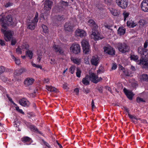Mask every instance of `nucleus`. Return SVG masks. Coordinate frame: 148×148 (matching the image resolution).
Instances as JSON below:
<instances>
[{
    "label": "nucleus",
    "mask_w": 148,
    "mask_h": 148,
    "mask_svg": "<svg viewBox=\"0 0 148 148\" xmlns=\"http://www.w3.org/2000/svg\"><path fill=\"white\" fill-rule=\"evenodd\" d=\"M88 23L91 27L92 29V34L91 35V38L94 39L95 40L102 39L103 37L98 32L97 30L98 26L94 20L92 19L89 20L88 21Z\"/></svg>",
    "instance_id": "1"
},
{
    "label": "nucleus",
    "mask_w": 148,
    "mask_h": 148,
    "mask_svg": "<svg viewBox=\"0 0 148 148\" xmlns=\"http://www.w3.org/2000/svg\"><path fill=\"white\" fill-rule=\"evenodd\" d=\"M0 24L2 27L6 29L7 26H10L14 27L16 25V24L12 20V16L11 15L4 16L0 19Z\"/></svg>",
    "instance_id": "2"
},
{
    "label": "nucleus",
    "mask_w": 148,
    "mask_h": 148,
    "mask_svg": "<svg viewBox=\"0 0 148 148\" xmlns=\"http://www.w3.org/2000/svg\"><path fill=\"white\" fill-rule=\"evenodd\" d=\"M1 32L4 34V38L6 41H9L12 40L11 45H14L16 44V39L12 37L13 34H14L13 31L10 30H6L3 29H1Z\"/></svg>",
    "instance_id": "3"
},
{
    "label": "nucleus",
    "mask_w": 148,
    "mask_h": 148,
    "mask_svg": "<svg viewBox=\"0 0 148 148\" xmlns=\"http://www.w3.org/2000/svg\"><path fill=\"white\" fill-rule=\"evenodd\" d=\"M130 58L131 60L136 62L138 64L141 65L142 67L144 68H148V60L147 59L144 58L142 57L140 60H139L138 56L134 54L131 55Z\"/></svg>",
    "instance_id": "4"
},
{
    "label": "nucleus",
    "mask_w": 148,
    "mask_h": 148,
    "mask_svg": "<svg viewBox=\"0 0 148 148\" xmlns=\"http://www.w3.org/2000/svg\"><path fill=\"white\" fill-rule=\"evenodd\" d=\"M83 53L85 54H88L90 51V46L88 41L86 40H83L81 42Z\"/></svg>",
    "instance_id": "5"
},
{
    "label": "nucleus",
    "mask_w": 148,
    "mask_h": 148,
    "mask_svg": "<svg viewBox=\"0 0 148 148\" xmlns=\"http://www.w3.org/2000/svg\"><path fill=\"white\" fill-rule=\"evenodd\" d=\"M117 47L119 51L125 53L129 51V47L126 43H119L117 44Z\"/></svg>",
    "instance_id": "6"
},
{
    "label": "nucleus",
    "mask_w": 148,
    "mask_h": 148,
    "mask_svg": "<svg viewBox=\"0 0 148 148\" xmlns=\"http://www.w3.org/2000/svg\"><path fill=\"white\" fill-rule=\"evenodd\" d=\"M70 49L73 53L75 54H78L81 52L80 46L78 44H73L71 47Z\"/></svg>",
    "instance_id": "7"
},
{
    "label": "nucleus",
    "mask_w": 148,
    "mask_h": 148,
    "mask_svg": "<svg viewBox=\"0 0 148 148\" xmlns=\"http://www.w3.org/2000/svg\"><path fill=\"white\" fill-rule=\"evenodd\" d=\"M116 2L117 5L122 9L126 8L128 4L127 0H116Z\"/></svg>",
    "instance_id": "8"
},
{
    "label": "nucleus",
    "mask_w": 148,
    "mask_h": 148,
    "mask_svg": "<svg viewBox=\"0 0 148 148\" xmlns=\"http://www.w3.org/2000/svg\"><path fill=\"white\" fill-rule=\"evenodd\" d=\"M90 80L94 83L96 84L102 80V79L100 77L99 78L94 73H92L89 76Z\"/></svg>",
    "instance_id": "9"
},
{
    "label": "nucleus",
    "mask_w": 148,
    "mask_h": 148,
    "mask_svg": "<svg viewBox=\"0 0 148 148\" xmlns=\"http://www.w3.org/2000/svg\"><path fill=\"white\" fill-rule=\"evenodd\" d=\"M105 52L111 56L115 55V51L114 48L110 46L104 47L103 48Z\"/></svg>",
    "instance_id": "10"
},
{
    "label": "nucleus",
    "mask_w": 148,
    "mask_h": 148,
    "mask_svg": "<svg viewBox=\"0 0 148 148\" xmlns=\"http://www.w3.org/2000/svg\"><path fill=\"white\" fill-rule=\"evenodd\" d=\"M123 91L128 98L130 100H132L133 97L134 95V94L133 93L132 91L131 90H127L125 88L123 89Z\"/></svg>",
    "instance_id": "11"
},
{
    "label": "nucleus",
    "mask_w": 148,
    "mask_h": 148,
    "mask_svg": "<svg viewBox=\"0 0 148 148\" xmlns=\"http://www.w3.org/2000/svg\"><path fill=\"white\" fill-rule=\"evenodd\" d=\"M44 9L46 10H49L51 9L53 2L50 0H46L44 3Z\"/></svg>",
    "instance_id": "12"
},
{
    "label": "nucleus",
    "mask_w": 148,
    "mask_h": 148,
    "mask_svg": "<svg viewBox=\"0 0 148 148\" xmlns=\"http://www.w3.org/2000/svg\"><path fill=\"white\" fill-rule=\"evenodd\" d=\"M142 10L144 12L148 11V1L144 0L141 4Z\"/></svg>",
    "instance_id": "13"
},
{
    "label": "nucleus",
    "mask_w": 148,
    "mask_h": 148,
    "mask_svg": "<svg viewBox=\"0 0 148 148\" xmlns=\"http://www.w3.org/2000/svg\"><path fill=\"white\" fill-rule=\"evenodd\" d=\"M73 24L72 22H69L65 23L64 25V29L66 31L71 32L73 31Z\"/></svg>",
    "instance_id": "14"
},
{
    "label": "nucleus",
    "mask_w": 148,
    "mask_h": 148,
    "mask_svg": "<svg viewBox=\"0 0 148 148\" xmlns=\"http://www.w3.org/2000/svg\"><path fill=\"white\" fill-rule=\"evenodd\" d=\"M91 62L92 64L95 66H97L99 63V59L97 55L92 56L91 59Z\"/></svg>",
    "instance_id": "15"
},
{
    "label": "nucleus",
    "mask_w": 148,
    "mask_h": 148,
    "mask_svg": "<svg viewBox=\"0 0 148 148\" xmlns=\"http://www.w3.org/2000/svg\"><path fill=\"white\" fill-rule=\"evenodd\" d=\"M20 104L22 106L25 107H28L29 105V101L26 99L23 98L19 100Z\"/></svg>",
    "instance_id": "16"
},
{
    "label": "nucleus",
    "mask_w": 148,
    "mask_h": 148,
    "mask_svg": "<svg viewBox=\"0 0 148 148\" xmlns=\"http://www.w3.org/2000/svg\"><path fill=\"white\" fill-rule=\"evenodd\" d=\"M64 16L58 15L56 16L55 21L57 23H60L64 21Z\"/></svg>",
    "instance_id": "17"
},
{
    "label": "nucleus",
    "mask_w": 148,
    "mask_h": 148,
    "mask_svg": "<svg viewBox=\"0 0 148 148\" xmlns=\"http://www.w3.org/2000/svg\"><path fill=\"white\" fill-rule=\"evenodd\" d=\"M75 32L76 36L81 37L84 36L86 35L85 32L82 30H77Z\"/></svg>",
    "instance_id": "18"
},
{
    "label": "nucleus",
    "mask_w": 148,
    "mask_h": 148,
    "mask_svg": "<svg viewBox=\"0 0 148 148\" xmlns=\"http://www.w3.org/2000/svg\"><path fill=\"white\" fill-rule=\"evenodd\" d=\"M21 141L24 143L27 142V145H30L32 142V139L28 136H24L21 138Z\"/></svg>",
    "instance_id": "19"
},
{
    "label": "nucleus",
    "mask_w": 148,
    "mask_h": 148,
    "mask_svg": "<svg viewBox=\"0 0 148 148\" xmlns=\"http://www.w3.org/2000/svg\"><path fill=\"white\" fill-rule=\"evenodd\" d=\"M37 23L33 20L30 22H29L27 28L31 30L34 29L35 28Z\"/></svg>",
    "instance_id": "20"
},
{
    "label": "nucleus",
    "mask_w": 148,
    "mask_h": 148,
    "mask_svg": "<svg viewBox=\"0 0 148 148\" xmlns=\"http://www.w3.org/2000/svg\"><path fill=\"white\" fill-rule=\"evenodd\" d=\"M34 80L32 78H26L24 82V84L26 85L29 86L32 84L34 82Z\"/></svg>",
    "instance_id": "21"
},
{
    "label": "nucleus",
    "mask_w": 148,
    "mask_h": 148,
    "mask_svg": "<svg viewBox=\"0 0 148 148\" xmlns=\"http://www.w3.org/2000/svg\"><path fill=\"white\" fill-rule=\"evenodd\" d=\"M26 69L23 68H20L18 70H16L15 71L14 74L17 76H18L21 74L26 71Z\"/></svg>",
    "instance_id": "22"
},
{
    "label": "nucleus",
    "mask_w": 148,
    "mask_h": 148,
    "mask_svg": "<svg viewBox=\"0 0 148 148\" xmlns=\"http://www.w3.org/2000/svg\"><path fill=\"white\" fill-rule=\"evenodd\" d=\"M53 48L55 50V51L56 53L58 52L60 54H62L63 53L61 48L59 47L58 45H54L53 46Z\"/></svg>",
    "instance_id": "23"
},
{
    "label": "nucleus",
    "mask_w": 148,
    "mask_h": 148,
    "mask_svg": "<svg viewBox=\"0 0 148 148\" xmlns=\"http://www.w3.org/2000/svg\"><path fill=\"white\" fill-rule=\"evenodd\" d=\"M82 82L85 85H88L89 84L90 80L88 79V75H86L85 77L82 79Z\"/></svg>",
    "instance_id": "24"
},
{
    "label": "nucleus",
    "mask_w": 148,
    "mask_h": 148,
    "mask_svg": "<svg viewBox=\"0 0 148 148\" xmlns=\"http://www.w3.org/2000/svg\"><path fill=\"white\" fill-rule=\"evenodd\" d=\"M125 32V29L123 27H120L118 30V33L120 35H123Z\"/></svg>",
    "instance_id": "25"
},
{
    "label": "nucleus",
    "mask_w": 148,
    "mask_h": 148,
    "mask_svg": "<svg viewBox=\"0 0 148 148\" xmlns=\"http://www.w3.org/2000/svg\"><path fill=\"white\" fill-rule=\"evenodd\" d=\"M140 80L143 81L148 82V75L144 74L140 76Z\"/></svg>",
    "instance_id": "26"
},
{
    "label": "nucleus",
    "mask_w": 148,
    "mask_h": 148,
    "mask_svg": "<svg viewBox=\"0 0 148 148\" xmlns=\"http://www.w3.org/2000/svg\"><path fill=\"white\" fill-rule=\"evenodd\" d=\"M71 60L74 63L77 65L81 63L80 59L78 58L72 57L71 58Z\"/></svg>",
    "instance_id": "27"
},
{
    "label": "nucleus",
    "mask_w": 148,
    "mask_h": 148,
    "mask_svg": "<svg viewBox=\"0 0 148 148\" xmlns=\"http://www.w3.org/2000/svg\"><path fill=\"white\" fill-rule=\"evenodd\" d=\"M47 89L49 91L54 92H56L57 91V89L51 86H46Z\"/></svg>",
    "instance_id": "28"
},
{
    "label": "nucleus",
    "mask_w": 148,
    "mask_h": 148,
    "mask_svg": "<svg viewBox=\"0 0 148 148\" xmlns=\"http://www.w3.org/2000/svg\"><path fill=\"white\" fill-rule=\"evenodd\" d=\"M69 3L67 2L61 0L59 3V4H60L61 5L60 7L62 8H63V6H68L69 5Z\"/></svg>",
    "instance_id": "29"
},
{
    "label": "nucleus",
    "mask_w": 148,
    "mask_h": 148,
    "mask_svg": "<svg viewBox=\"0 0 148 148\" xmlns=\"http://www.w3.org/2000/svg\"><path fill=\"white\" fill-rule=\"evenodd\" d=\"M111 14L114 16H118L119 14V12L116 10H113L112 9L110 10Z\"/></svg>",
    "instance_id": "30"
},
{
    "label": "nucleus",
    "mask_w": 148,
    "mask_h": 148,
    "mask_svg": "<svg viewBox=\"0 0 148 148\" xmlns=\"http://www.w3.org/2000/svg\"><path fill=\"white\" fill-rule=\"evenodd\" d=\"M138 23L140 27H143L147 24V22L144 20L141 19L139 21Z\"/></svg>",
    "instance_id": "31"
},
{
    "label": "nucleus",
    "mask_w": 148,
    "mask_h": 148,
    "mask_svg": "<svg viewBox=\"0 0 148 148\" xmlns=\"http://www.w3.org/2000/svg\"><path fill=\"white\" fill-rule=\"evenodd\" d=\"M26 54L29 58L30 59L32 58L33 53L32 51L30 50H28L26 52Z\"/></svg>",
    "instance_id": "32"
},
{
    "label": "nucleus",
    "mask_w": 148,
    "mask_h": 148,
    "mask_svg": "<svg viewBox=\"0 0 148 148\" xmlns=\"http://www.w3.org/2000/svg\"><path fill=\"white\" fill-rule=\"evenodd\" d=\"M29 46L28 45H23L21 46V49H22L23 51H25L26 52L27 51L29 50Z\"/></svg>",
    "instance_id": "33"
},
{
    "label": "nucleus",
    "mask_w": 148,
    "mask_h": 148,
    "mask_svg": "<svg viewBox=\"0 0 148 148\" xmlns=\"http://www.w3.org/2000/svg\"><path fill=\"white\" fill-rule=\"evenodd\" d=\"M30 127L32 130L34 132H39L38 130L35 126L31 125H30Z\"/></svg>",
    "instance_id": "34"
},
{
    "label": "nucleus",
    "mask_w": 148,
    "mask_h": 148,
    "mask_svg": "<svg viewBox=\"0 0 148 148\" xmlns=\"http://www.w3.org/2000/svg\"><path fill=\"white\" fill-rule=\"evenodd\" d=\"M119 68L120 70H121L123 71V72L125 74V75L126 76H128L129 75L128 74H126L125 71V69L124 67H123L121 65H119Z\"/></svg>",
    "instance_id": "35"
},
{
    "label": "nucleus",
    "mask_w": 148,
    "mask_h": 148,
    "mask_svg": "<svg viewBox=\"0 0 148 148\" xmlns=\"http://www.w3.org/2000/svg\"><path fill=\"white\" fill-rule=\"evenodd\" d=\"M138 52L141 55H144L143 48L139 47L138 48Z\"/></svg>",
    "instance_id": "36"
},
{
    "label": "nucleus",
    "mask_w": 148,
    "mask_h": 148,
    "mask_svg": "<svg viewBox=\"0 0 148 148\" xmlns=\"http://www.w3.org/2000/svg\"><path fill=\"white\" fill-rule=\"evenodd\" d=\"M81 73V71L78 68H77V72H76V76L78 77H80Z\"/></svg>",
    "instance_id": "37"
},
{
    "label": "nucleus",
    "mask_w": 148,
    "mask_h": 148,
    "mask_svg": "<svg viewBox=\"0 0 148 148\" xmlns=\"http://www.w3.org/2000/svg\"><path fill=\"white\" fill-rule=\"evenodd\" d=\"M123 15L124 16V21H125L126 18L128 17L129 15V13L127 12H124L123 14Z\"/></svg>",
    "instance_id": "38"
},
{
    "label": "nucleus",
    "mask_w": 148,
    "mask_h": 148,
    "mask_svg": "<svg viewBox=\"0 0 148 148\" xmlns=\"http://www.w3.org/2000/svg\"><path fill=\"white\" fill-rule=\"evenodd\" d=\"M38 13L36 12L35 14V16L33 20L34 21L36 22H37L38 21Z\"/></svg>",
    "instance_id": "39"
},
{
    "label": "nucleus",
    "mask_w": 148,
    "mask_h": 148,
    "mask_svg": "<svg viewBox=\"0 0 148 148\" xmlns=\"http://www.w3.org/2000/svg\"><path fill=\"white\" fill-rule=\"evenodd\" d=\"M5 71V67L3 66H0V75L3 73Z\"/></svg>",
    "instance_id": "40"
},
{
    "label": "nucleus",
    "mask_w": 148,
    "mask_h": 148,
    "mask_svg": "<svg viewBox=\"0 0 148 148\" xmlns=\"http://www.w3.org/2000/svg\"><path fill=\"white\" fill-rule=\"evenodd\" d=\"M42 27L44 32L46 33L47 32L48 28L46 26L44 25H42Z\"/></svg>",
    "instance_id": "41"
},
{
    "label": "nucleus",
    "mask_w": 148,
    "mask_h": 148,
    "mask_svg": "<svg viewBox=\"0 0 148 148\" xmlns=\"http://www.w3.org/2000/svg\"><path fill=\"white\" fill-rule=\"evenodd\" d=\"M128 115L131 119H134L136 120H137V118L136 116L130 114H128Z\"/></svg>",
    "instance_id": "42"
},
{
    "label": "nucleus",
    "mask_w": 148,
    "mask_h": 148,
    "mask_svg": "<svg viewBox=\"0 0 148 148\" xmlns=\"http://www.w3.org/2000/svg\"><path fill=\"white\" fill-rule=\"evenodd\" d=\"M82 91L83 92L85 93L86 94L90 92V89L88 88H86V89L84 88Z\"/></svg>",
    "instance_id": "43"
},
{
    "label": "nucleus",
    "mask_w": 148,
    "mask_h": 148,
    "mask_svg": "<svg viewBox=\"0 0 148 148\" xmlns=\"http://www.w3.org/2000/svg\"><path fill=\"white\" fill-rule=\"evenodd\" d=\"M75 70V67L72 66L69 69V71L71 74H73Z\"/></svg>",
    "instance_id": "44"
},
{
    "label": "nucleus",
    "mask_w": 148,
    "mask_h": 148,
    "mask_svg": "<svg viewBox=\"0 0 148 148\" xmlns=\"http://www.w3.org/2000/svg\"><path fill=\"white\" fill-rule=\"evenodd\" d=\"M136 101L138 103H140L141 102H145V101L143 100V99L139 97H137V98Z\"/></svg>",
    "instance_id": "45"
},
{
    "label": "nucleus",
    "mask_w": 148,
    "mask_h": 148,
    "mask_svg": "<svg viewBox=\"0 0 148 148\" xmlns=\"http://www.w3.org/2000/svg\"><path fill=\"white\" fill-rule=\"evenodd\" d=\"M104 1L108 5H110L112 3V0H104Z\"/></svg>",
    "instance_id": "46"
},
{
    "label": "nucleus",
    "mask_w": 148,
    "mask_h": 148,
    "mask_svg": "<svg viewBox=\"0 0 148 148\" xmlns=\"http://www.w3.org/2000/svg\"><path fill=\"white\" fill-rule=\"evenodd\" d=\"M50 60L51 61L50 62V63L51 65H53L54 64H56V62H55V60L54 59L51 58V59Z\"/></svg>",
    "instance_id": "47"
},
{
    "label": "nucleus",
    "mask_w": 148,
    "mask_h": 148,
    "mask_svg": "<svg viewBox=\"0 0 148 148\" xmlns=\"http://www.w3.org/2000/svg\"><path fill=\"white\" fill-rule=\"evenodd\" d=\"M0 45L2 46H4L5 45V41L1 39H0Z\"/></svg>",
    "instance_id": "48"
},
{
    "label": "nucleus",
    "mask_w": 148,
    "mask_h": 148,
    "mask_svg": "<svg viewBox=\"0 0 148 148\" xmlns=\"http://www.w3.org/2000/svg\"><path fill=\"white\" fill-rule=\"evenodd\" d=\"M42 142L44 144L46 145V146L47 147L49 148L50 147V145H49L44 140L42 139Z\"/></svg>",
    "instance_id": "49"
},
{
    "label": "nucleus",
    "mask_w": 148,
    "mask_h": 148,
    "mask_svg": "<svg viewBox=\"0 0 148 148\" xmlns=\"http://www.w3.org/2000/svg\"><path fill=\"white\" fill-rule=\"evenodd\" d=\"M12 4H13V3H12L9 2L8 3H7L5 5V7L6 8H7V7H10V6L12 5Z\"/></svg>",
    "instance_id": "50"
},
{
    "label": "nucleus",
    "mask_w": 148,
    "mask_h": 148,
    "mask_svg": "<svg viewBox=\"0 0 148 148\" xmlns=\"http://www.w3.org/2000/svg\"><path fill=\"white\" fill-rule=\"evenodd\" d=\"M21 49L18 47L16 49V52L19 54V53H21Z\"/></svg>",
    "instance_id": "51"
},
{
    "label": "nucleus",
    "mask_w": 148,
    "mask_h": 148,
    "mask_svg": "<svg viewBox=\"0 0 148 148\" xmlns=\"http://www.w3.org/2000/svg\"><path fill=\"white\" fill-rule=\"evenodd\" d=\"M103 87H99L97 89L99 91L100 93H102L103 92Z\"/></svg>",
    "instance_id": "52"
},
{
    "label": "nucleus",
    "mask_w": 148,
    "mask_h": 148,
    "mask_svg": "<svg viewBox=\"0 0 148 148\" xmlns=\"http://www.w3.org/2000/svg\"><path fill=\"white\" fill-rule=\"evenodd\" d=\"M16 64L17 65H19L20 64V61L18 59H16V60L14 61Z\"/></svg>",
    "instance_id": "53"
},
{
    "label": "nucleus",
    "mask_w": 148,
    "mask_h": 148,
    "mask_svg": "<svg viewBox=\"0 0 148 148\" xmlns=\"http://www.w3.org/2000/svg\"><path fill=\"white\" fill-rule=\"evenodd\" d=\"M148 44V40H147L145 42V43L144 44V48L143 49L146 48H147V47Z\"/></svg>",
    "instance_id": "54"
},
{
    "label": "nucleus",
    "mask_w": 148,
    "mask_h": 148,
    "mask_svg": "<svg viewBox=\"0 0 148 148\" xmlns=\"http://www.w3.org/2000/svg\"><path fill=\"white\" fill-rule=\"evenodd\" d=\"M91 107L92 109V110H93V109L95 108V107L94 105V101L93 100H92L91 102Z\"/></svg>",
    "instance_id": "55"
},
{
    "label": "nucleus",
    "mask_w": 148,
    "mask_h": 148,
    "mask_svg": "<svg viewBox=\"0 0 148 148\" xmlns=\"http://www.w3.org/2000/svg\"><path fill=\"white\" fill-rule=\"evenodd\" d=\"M117 67L116 65V64H113V65L112 67V70H115V69Z\"/></svg>",
    "instance_id": "56"
},
{
    "label": "nucleus",
    "mask_w": 148,
    "mask_h": 148,
    "mask_svg": "<svg viewBox=\"0 0 148 148\" xmlns=\"http://www.w3.org/2000/svg\"><path fill=\"white\" fill-rule=\"evenodd\" d=\"M74 91L75 92L76 95H78L79 92V89L78 88H75L74 90Z\"/></svg>",
    "instance_id": "57"
},
{
    "label": "nucleus",
    "mask_w": 148,
    "mask_h": 148,
    "mask_svg": "<svg viewBox=\"0 0 148 148\" xmlns=\"http://www.w3.org/2000/svg\"><path fill=\"white\" fill-rule=\"evenodd\" d=\"M1 79L4 81L5 82L6 81H7V78H5L4 76H2L1 77Z\"/></svg>",
    "instance_id": "58"
},
{
    "label": "nucleus",
    "mask_w": 148,
    "mask_h": 148,
    "mask_svg": "<svg viewBox=\"0 0 148 148\" xmlns=\"http://www.w3.org/2000/svg\"><path fill=\"white\" fill-rule=\"evenodd\" d=\"M104 26L106 28H107L109 29H110V28L111 27V26L107 24L104 25Z\"/></svg>",
    "instance_id": "59"
},
{
    "label": "nucleus",
    "mask_w": 148,
    "mask_h": 148,
    "mask_svg": "<svg viewBox=\"0 0 148 148\" xmlns=\"http://www.w3.org/2000/svg\"><path fill=\"white\" fill-rule=\"evenodd\" d=\"M143 50H144V55L145 56H146V55L147 54V52L148 51V50L146 49H143Z\"/></svg>",
    "instance_id": "60"
},
{
    "label": "nucleus",
    "mask_w": 148,
    "mask_h": 148,
    "mask_svg": "<svg viewBox=\"0 0 148 148\" xmlns=\"http://www.w3.org/2000/svg\"><path fill=\"white\" fill-rule=\"evenodd\" d=\"M131 22L130 21H128L127 22V26L128 27H130L131 24Z\"/></svg>",
    "instance_id": "61"
},
{
    "label": "nucleus",
    "mask_w": 148,
    "mask_h": 148,
    "mask_svg": "<svg viewBox=\"0 0 148 148\" xmlns=\"http://www.w3.org/2000/svg\"><path fill=\"white\" fill-rule=\"evenodd\" d=\"M8 99L12 103H13V104L14 105H15V106H16V104H15L14 102L13 101H12V98H11L10 97L9 98H8Z\"/></svg>",
    "instance_id": "62"
},
{
    "label": "nucleus",
    "mask_w": 148,
    "mask_h": 148,
    "mask_svg": "<svg viewBox=\"0 0 148 148\" xmlns=\"http://www.w3.org/2000/svg\"><path fill=\"white\" fill-rule=\"evenodd\" d=\"M131 25L130 26V27H134L136 25L135 23H131Z\"/></svg>",
    "instance_id": "63"
},
{
    "label": "nucleus",
    "mask_w": 148,
    "mask_h": 148,
    "mask_svg": "<svg viewBox=\"0 0 148 148\" xmlns=\"http://www.w3.org/2000/svg\"><path fill=\"white\" fill-rule=\"evenodd\" d=\"M130 69L131 70H132V71H134L135 70V69L134 66H131V67Z\"/></svg>",
    "instance_id": "64"
}]
</instances>
